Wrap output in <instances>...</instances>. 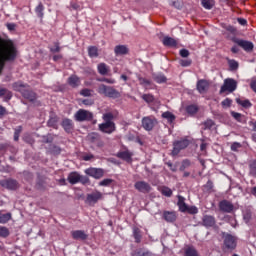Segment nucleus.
<instances>
[{
  "instance_id": "obj_14",
  "label": "nucleus",
  "mask_w": 256,
  "mask_h": 256,
  "mask_svg": "<svg viewBox=\"0 0 256 256\" xmlns=\"http://www.w3.org/2000/svg\"><path fill=\"white\" fill-rule=\"evenodd\" d=\"M0 185L12 191L19 187V183H17L16 180L13 179L1 180Z\"/></svg>"
},
{
  "instance_id": "obj_2",
  "label": "nucleus",
  "mask_w": 256,
  "mask_h": 256,
  "mask_svg": "<svg viewBox=\"0 0 256 256\" xmlns=\"http://www.w3.org/2000/svg\"><path fill=\"white\" fill-rule=\"evenodd\" d=\"M13 89L14 91H19L24 99H28V101L33 102L35 99H37V94L32 91L29 85L24 84L23 82H15L13 84Z\"/></svg>"
},
{
  "instance_id": "obj_22",
  "label": "nucleus",
  "mask_w": 256,
  "mask_h": 256,
  "mask_svg": "<svg viewBox=\"0 0 256 256\" xmlns=\"http://www.w3.org/2000/svg\"><path fill=\"white\" fill-rule=\"evenodd\" d=\"M36 189L38 191H46L47 190V181L44 178H38L36 182Z\"/></svg>"
},
{
  "instance_id": "obj_1",
  "label": "nucleus",
  "mask_w": 256,
  "mask_h": 256,
  "mask_svg": "<svg viewBox=\"0 0 256 256\" xmlns=\"http://www.w3.org/2000/svg\"><path fill=\"white\" fill-rule=\"evenodd\" d=\"M17 58V48L13 42H8L0 37V75L5 69L6 61H15Z\"/></svg>"
},
{
  "instance_id": "obj_30",
  "label": "nucleus",
  "mask_w": 256,
  "mask_h": 256,
  "mask_svg": "<svg viewBox=\"0 0 256 256\" xmlns=\"http://www.w3.org/2000/svg\"><path fill=\"white\" fill-rule=\"evenodd\" d=\"M201 4L204 9L211 10L215 7V0H201Z\"/></svg>"
},
{
  "instance_id": "obj_56",
  "label": "nucleus",
  "mask_w": 256,
  "mask_h": 256,
  "mask_svg": "<svg viewBox=\"0 0 256 256\" xmlns=\"http://www.w3.org/2000/svg\"><path fill=\"white\" fill-rule=\"evenodd\" d=\"M186 211H187V213H190V215H195V214H197V207H195V206H192V207H187V209H186Z\"/></svg>"
},
{
  "instance_id": "obj_18",
  "label": "nucleus",
  "mask_w": 256,
  "mask_h": 256,
  "mask_svg": "<svg viewBox=\"0 0 256 256\" xmlns=\"http://www.w3.org/2000/svg\"><path fill=\"white\" fill-rule=\"evenodd\" d=\"M207 89H209V82L207 80H199L197 82V91L199 93H206Z\"/></svg>"
},
{
  "instance_id": "obj_62",
  "label": "nucleus",
  "mask_w": 256,
  "mask_h": 256,
  "mask_svg": "<svg viewBox=\"0 0 256 256\" xmlns=\"http://www.w3.org/2000/svg\"><path fill=\"white\" fill-rule=\"evenodd\" d=\"M192 61L191 60H181L180 65L182 67H189L191 65Z\"/></svg>"
},
{
  "instance_id": "obj_32",
  "label": "nucleus",
  "mask_w": 256,
  "mask_h": 256,
  "mask_svg": "<svg viewBox=\"0 0 256 256\" xmlns=\"http://www.w3.org/2000/svg\"><path fill=\"white\" fill-rule=\"evenodd\" d=\"M88 55L91 58L99 57V49L97 48V46H90V47H88Z\"/></svg>"
},
{
  "instance_id": "obj_17",
  "label": "nucleus",
  "mask_w": 256,
  "mask_h": 256,
  "mask_svg": "<svg viewBox=\"0 0 256 256\" xmlns=\"http://www.w3.org/2000/svg\"><path fill=\"white\" fill-rule=\"evenodd\" d=\"M202 225L204 227H214V225H215V217L209 216V215H205L202 218Z\"/></svg>"
},
{
  "instance_id": "obj_52",
  "label": "nucleus",
  "mask_w": 256,
  "mask_h": 256,
  "mask_svg": "<svg viewBox=\"0 0 256 256\" xmlns=\"http://www.w3.org/2000/svg\"><path fill=\"white\" fill-rule=\"evenodd\" d=\"M204 129H211V127L215 126V122L213 120H206L204 123Z\"/></svg>"
},
{
  "instance_id": "obj_24",
  "label": "nucleus",
  "mask_w": 256,
  "mask_h": 256,
  "mask_svg": "<svg viewBox=\"0 0 256 256\" xmlns=\"http://www.w3.org/2000/svg\"><path fill=\"white\" fill-rule=\"evenodd\" d=\"M179 211L182 213L187 212V204L185 203V198L183 196H178V203Z\"/></svg>"
},
{
  "instance_id": "obj_4",
  "label": "nucleus",
  "mask_w": 256,
  "mask_h": 256,
  "mask_svg": "<svg viewBox=\"0 0 256 256\" xmlns=\"http://www.w3.org/2000/svg\"><path fill=\"white\" fill-rule=\"evenodd\" d=\"M237 89V80L233 78H226L224 80L223 85L220 88L219 94L223 95V93H233Z\"/></svg>"
},
{
  "instance_id": "obj_21",
  "label": "nucleus",
  "mask_w": 256,
  "mask_h": 256,
  "mask_svg": "<svg viewBox=\"0 0 256 256\" xmlns=\"http://www.w3.org/2000/svg\"><path fill=\"white\" fill-rule=\"evenodd\" d=\"M163 45H165V47H177V40L169 36H165L163 38Z\"/></svg>"
},
{
  "instance_id": "obj_16",
  "label": "nucleus",
  "mask_w": 256,
  "mask_h": 256,
  "mask_svg": "<svg viewBox=\"0 0 256 256\" xmlns=\"http://www.w3.org/2000/svg\"><path fill=\"white\" fill-rule=\"evenodd\" d=\"M71 233L73 239H76V241H85L89 237L83 230H76L72 231Z\"/></svg>"
},
{
  "instance_id": "obj_29",
  "label": "nucleus",
  "mask_w": 256,
  "mask_h": 256,
  "mask_svg": "<svg viewBox=\"0 0 256 256\" xmlns=\"http://www.w3.org/2000/svg\"><path fill=\"white\" fill-rule=\"evenodd\" d=\"M164 219L168 223H173V221H176L177 215H175V212H164Z\"/></svg>"
},
{
  "instance_id": "obj_28",
  "label": "nucleus",
  "mask_w": 256,
  "mask_h": 256,
  "mask_svg": "<svg viewBox=\"0 0 256 256\" xmlns=\"http://www.w3.org/2000/svg\"><path fill=\"white\" fill-rule=\"evenodd\" d=\"M131 153H129L128 151H124V152H119L117 154V157H119V159H123V161H127V163H131Z\"/></svg>"
},
{
  "instance_id": "obj_12",
  "label": "nucleus",
  "mask_w": 256,
  "mask_h": 256,
  "mask_svg": "<svg viewBox=\"0 0 256 256\" xmlns=\"http://www.w3.org/2000/svg\"><path fill=\"white\" fill-rule=\"evenodd\" d=\"M135 189L140 193H149L151 191V185L145 181H138L134 185Z\"/></svg>"
},
{
  "instance_id": "obj_6",
  "label": "nucleus",
  "mask_w": 256,
  "mask_h": 256,
  "mask_svg": "<svg viewBox=\"0 0 256 256\" xmlns=\"http://www.w3.org/2000/svg\"><path fill=\"white\" fill-rule=\"evenodd\" d=\"M224 245L226 249H235L237 247V238L231 234L223 233Z\"/></svg>"
},
{
  "instance_id": "obj_35",
  "label": "nucleus",
  "mask_w": 256,
  "mask_h": 256,
  "mask_svg": "<svg viewBox=\"0 0 256 256\" xmlns=\"http://www.w3.org/2000/svg\"><path fill=\"white\" fill-rule=\"evenodd\" d=\"M162 117L163 119H167L168 123H173V121H175V116L169 111L162 113Z\"/></svg>"
},
{
  "instance_id": "obj_15",
  "label": "nucleus",
  "mask_w": 256,
  "mask_h": 256,
  "mask_svg": "<svg viewBox=\"0 0 256 256\" xmlns=\"http://www.w3.org/2000/svg\"><path fill=\"white\" fill-rule=\"evenodd\" d=\"M220 211H223L224 213H231L233 211V204L227 200H223L219 204Z\"/></svg>"
},
{
  "instance_id": "obj_5",
  "label": "nucleus",
  "mask_w": 256,
  "mask_h": 256,
  "mask_svg": "<svg viewBox=\"0 0 256 256\" xmlns=\"http://www.w3.org/2000/svg\"><path fill=\"white\" fill-rule=\"evenodd\" d=\"M74 119L78 122H83V121H92L93 120V113L85 110V109H79L75 115Z\"/></svg>"
},
{
  "instance_id": "obj_27",
  "label": "nucleus",
  "mask_w": 256,
  "mask_h": 256,
  "mask_svg": "<svg viewBox=\"0 0 256 256\" xmlns=\"http://www.w3.org/2000/svg\"><path fill=\"white\" fill-rule=\"evenodd\" d=\"M48 151L51 153V155H61V147L55 144H50Z\"/></svg>"
},
{
  "instance_id": "obj_53",
  "label": "nucleus",
  "mask_w": 256,
  "mask_h": 256,
  "mask_svg": "<svg viewBox=\"0 0 256 256\" xmlns=\"http://www.w3.org/2000/svg\"><path fill=\"white\" fill-rule=\"evenodd\" d=\"M171 6L175 7V9H181V7H183V2L179 0H174Z\"/></svg>"
},
{
  "instance_id": "obj_58",
  "label": "nucleus",
  "mask_w": 256,
  "mask_h": 256,
  "mask_svg": "<svg viewBox=\"0 0 256 256\" xmlns=\"http://www.w3.org/2000/svg\"><path fill=\"white\" fill-rule=\"evenodd\" d=\"M191 165V162L189 160H184L182 162V165L180 166V171H183L184 169H187Z\"/></svg>"
},
{
  "instance_id": "obj_3",
  "label": "nucleus",
  "mask_w": 256,
  "mask_h": 256,
  "mask_svg": "<svg viewBox=\"0 0 256 256\" xmlns=\"http://www.w3.org/2000/svg\"><path fill=\"white\" fill-rule=\"evenodd\" d=\"M98 93L100 95H104V97H108L109 99H119L121 98V92L115 89L112 86H108L105 84H100L98 87Z\"/></svg>"
},
{
  "instance_id": "obj_60",
  "label": "nucleus",
  "mask_w": 256,
  "mask_h": 256,
  "mask_svg": "<svg viewBox=\"0 0 256 256\" xmlns=\"http://www.w3.org/2000/svg\"><path fill=\"white\" fill-rule=\"evenodd\" d=\"M79 182L82 183V185H87L89 178L87 176H80Z\"/></svg>"
},
{
  "instance_id": "obj_63",
  "label": "nucleus",
  "mask_w": 256,
  "mask_h": 256,
  "mask_svg": "<svg viewBox=\"0 0 256 256\" xmlns=\"http://www.w3.org/2000/svg\"><path fill=\"white\" fill-rule=\"evenodd\" d=\"M231 149H232V151H237V149H241V143H239V142H234V143L231 145Z\"/></svg>"
},
{
  "instance_id": "obj_39",
  "label": "nucleus",
  "mask_w": 256,
  "mask_h": 256,
  "mask_svg": "<svg viewBox=\"0 0 256 256\" xmlns=\"http://www.w3.org/2000/svg\"><path fill=\"white\" fill-rule=\"evenodd\" d=\"M230 71H237L239 69V62L235 60H228Z\"/></svg>"
},
{
  "instance_id": "obj_44",
  "label": "nucleus",
  "mask_w": 256,
  "mask_h": 256,
  "mask_svg": "<svg viewBox=\"0 0 256 256\" xmlns=\"http://www.w3.org/2000/svg\"><path fill=\"white\" fill-rule=\"evenodd\" d=\"M113 183V179L107 178L99 182L100 187H109Z\"/></svg>"
},
{
  "instance_id": "obj_26",
  "label": "nucleus",
  "mask_w": 256,
  "mask_h": 256,
  "mask_svg": "<svg viewBox=\"0 0 256 256\" xmlns=\"http://www.w3.org/2000/svg\"><path fill=\"white\" fill-rule=\"evenodd\" d=\"M81 175H79L77 172H72L68 176V181L71 183V185H75V183H79Z\"/></svg>"
},
{
  "instance_id": "obj_46",
  "label": "nucleus",
  "mask_w": 256,
  "mask_h": 256,
  "mask_svg": "<svg viewBox=\"0 0 256 256\" xmlns=\"http://www.w3.org/2000/svg\"><path fill=\"white\" fill-rule=\"evenodd\" d=\"M113 114L112 113H106L103 115V120L106 122V123H113Z\"/></svg>"
},
{
  "instance_id": "obj_37",
  "label": "nucleus",
  "mask_w": 256,
  "mask_h": 256,
  "mask_svg": "<svg viewBox=\"0 0 256 256\" xmlns=\"http://www.w3.org/2000/svg\"><path fill=\"white\" fill-rule=\"evenodd\" d=\"M160 191L164 197H171L173 195V190L166 186H163Z\"/></svg>"
},
{
  "instance_id": "obj_7",
  "label": "nucleus",
  "mask_w": 256,
  "mask_h": 256,
  "mask_svg": "<svg viewBox=\"0 0 256 256\" xmlns=\"http://www.w3.org/2000/svg\"><path fill=\"white\" fill-rule=\"evenodd\" d=\"M174 148L172 150V155H179L182 149H187L189 147V140L183 139L180 141L174 142Z\"/></svg>"
},
{
  "instance_id": "obj_50",
  "label": "nucleus",
  "mask_w": 256,
  "mask_h": 256,
  "mask_svg": "<svg viewBox=\"0 0 256 256\" xmlns=\"http://www.w3.org/2000/svg\"><path fill=\"white\" fill-rule=\"evenodd\" d=\"M0 237H9V229L7 227H0Z\"/></svg>"
},
{
  "instance_id": "obj_23",
  "label": "nucleus",
  "mask_w": 256,
  "mask_h": 256,
  "mask_svg": "<svg viewBox=\"0 0 256 256\" xmlns=\"http://www.w3.org/2000/svg\"><path fill=\"white\" fill-rule=\"evenodd\" d=\"M57 123H59V117H57L55 113H51L50 119L48 120V127H53V129H57Z\"/></svg>"
},
{
  "instance_id": "obj_11",
  "label": "nucleus",
  "mask_w": 256,
  "mask_h": 256,
  "mask_svg": "<svg viewBox=\"0 0 256 256\" xmlns=\"http://www.w3.org/2000/svg\"><path fill=\"white\" fill-rule=\"evenodd\" d=\"M86 175L94 177V179H101L105 175V171L101 168H88L85 170Z\"/></svg>"
},
{
  "instance_id": "obj_41",
  "label": "nucleus",
  "mask_w": 256,
  "mask_h": 256,
  "mask_svg": "<svg viewBox=\"0 0 256 256\" xmlns=\"http://www.w3.org/2000/svg\"><path fill=\"white\" fill-rule=\"evenodd\" d=\"M185 256H198L197 250L193 247H189L185 250Z\"/></svg>"
},
{
  "instance_id": "obj_49",
  "label": "nucleus",
  "mask_w": 256,
  "mask_h": 256,
  "mask_svg": "<svg viewBox=\"0 0 256 256\" xmlns=\"http://www.w3.org/2000/svg\"><path fill=\"white\" fill-rule=\"evenodd\" d=\"M11 219V213L3 214L0 216V223H7Z\"/></svg>"
},
{
  "instance_id": "obj_48",
  "label": "nucleus",
  "mask_w": 256,
  "mask_h": 256,
  "mask_svg": "<svg viewBox=\"0 0 256 256\" xmlns=\"http://www.w3.org/2000/svg\"><path fill=\"white\" fill-rule=\"evenodd\" d=\"M42 143H53V135L42 136Z\"/></svg>"
},
{
  "instance_id": "obj_33",
  "label": "nucleus",
  "mask_w": 256,
  "mask_h": 256,
  "mask_svg": "<svg viewBox=\"0 0 256 256\" xmlns=\"http://www.w3.org/2000/svg\"><path fill=\"white\" fill-rule=\"evenodd\" d=\"M98 73H100V75H107L109 73V68L107 67V64L100 63L98 65Z\"/></svg>"
},
{
  "instance_id": "obj_57",
  "label": "nucleus",
  "mask_w": 256,
  "mask_h": 256,
  "mask_svg": "<svg viewBox=\"0 0 256 256\" xmlns=\"http://www.w3.org/2000/svg\"><path fill=\"white\" fill-rule=\"evenodd\" d=\"M224 29H226V31H229V33H236L237 32V28L231 25H225L223 26Z\"/></svg>"
},
{
  "instance_id": "obj_51",
  "label": "nucleus",
  "mask_w": 256,
  "mask_h": 256,
  "mask_svg": "<svg viewBox=\"0 0 256 256\" xmlns=\"http://www.w3.org/2000/svg\"><path fill=\"white\" fill-rule=\"evenodd\" d=\"M138 80L140 82V85H143V87H147V86L151 85V82L149 80H147L146 78L138 77Z\"/></svg>"
},
{
  "instance_id": "obj_10",
  "label": "nucleus",
  "mask_w": 256,
  "mask_h": 256,
  "mask_svg": "<svg viewBox=\"0 0 256 256\" xmlns=\"http://www.w3.org/2000/svg\"><path fill=\"white\" fill-rule=\"evenodd\" d=\"M157 125V119L151 117L142 118V127L145 131H153V127Z\"/></svg>"
},
{
  "instance_id": "obj_59",
  "label": "nucleus",
  "mask_w": 256,
  "mask_h": 256,
  "mask_svg": "<svg viewBox=\"0 0 256 256\" xmlns=\"http://www.w3.org/2000/svg\"><path fill=\"white\" fill-rule=\"evenodd\" d=\"M54 47L55 48H51L50 51L52 53H59V51H61V47H59V42H55L54 43Z\"/></svg>"
},
{
  "instance_id": "obj_45",
  "label": "nucleus",
  "mask_w": 256,
  "mask_h": 256,
  "mask_svg": "<svg viewBox=\"0 0 256 256\" xmlns=\"http://www.w3.org/2000/svg\"><path fill=\"white\" fill-rule=\"evenodd\" d=\"M186 111L189 115H195V113L198 111L197 106L190 105L186 108Z\"/></svg>"
},
{
  "instance_id": "obj_36",
  "label": "nucleus",
  "mask_w": 256,
  "mask_h": 256,
  "mask_svg": "<svg viewBox=\"0 0 256 256\" xmlns=\"http://www.w3.org/2000/svg\"><path fill=\"white\" fill-rule=\"evenodd\" d=\"M23 141H25V143H28V145H34L35 144V139L29 133L24 134Z\"/></svg>"
},
{
  "instance_id": "obj_61",
  "label": "nucleus",
  "mask_w": 256,
  "mask_h": 256,
  "mask_svg": "<svg viewBox=\"0 0 256 256\" xmlns=\"http://www.w3.org/2000/svg\"><path fill=\"white\" fill-rule=\"evenodd\" d=\"M243 219L245 221V223H249V221H251V212H246L243 216Z\"/></svg>"
},
{
  "instance_id": "obj_19",
  "label": "nucleus",
  "mask_w": 256,
  "mask_h": 256,
  "mask_svg": "<svg viewBox=\"0 0 256 256\" xmlns=\"http://www.w3.org/2000/svg\"><path fill=\"white\" fill-rule=\"evenodd\" d=\"M63 129L66 133H71L73 131V121L69 118H66L61 123Z\"/></svg>"
},
{
  "instance_id": "obj_25",
  "label": "nucleus",
  "mask_w": 256,
  "mask_h": 256,
  "mask_svg": "<svg viewBox=\"0 0 256 256\" xmlns=\"http://www.w3.org/2000/svg\"><path fill=\"white\" fill-rule=\"evenodd\" d=\"M81 80L77 77V75H72L68 78V84L70 87H79Z\"/></svg>"
},
{
  "instance_id": "obj_20",
  "label": "nucleus",
  "mask_w": 256,
  "mask_h": 256,
  "mask_svg": "<svg viewBox=\"0 0 256 256\" xmlns=\"http://www.w3.org/2000/svg\"><path fill=\"white\" fill-rule=\"evenodd\" d=\"M114 53L116 56L127 55V53H129V48H127V46L125 45H117L114 48Z\"/></svg>"
},
{
  "instance_id": "obj_9",
  "label": "nucleus",
  "mask_w": 256,
  "mask_h": 256,
  "mask_svg": "<svg viewBox=\"0 0 256 256\" xmlns=\"http://www.w3.org/2000/svg\"><path fill=\"white\" fill-rule=\"evenodd\" d=\"M101 199H103V194L99 191H95L87 194L86 203H88V205H95V203L101 201Z\"/></svg>"
},
{
  "instance_id": "obj_13",
  "label": "nucleus",
  "mask_w": 256,
  "mask_h": 256,
  "mask_svg": "<svg viewBox=\"0 0 256 256\" xmlns=\"http://www.w3.org/2000/svg\"><path fill=\"white\" fill-rule=\"evenodd\" d=\"M99 129L102 131V133H108L111 134L113 131H115V122H105L99 125Z\"/></svg>"
},
{
  "instance_id": "obj_54",
  "label": "nucleus",
  "mask_w": 256,
  "mask_h": 256,
  "mask_svg": "<svg viewBox=\"0 0 256 256\" xmlns=\"http://www.w3.org/2000/svg\"><path fill=\"white\" fill-rule=\"evenodd\" d=\"M133 256H151V252H143L138 250L133 253Z\"/></svg>"
},
{
  "instance_id": "obj_31",
  "label": "nucleus",
  "mask_w": 256,
  "mask_h": 256,
  "mask_svg": "<svg viewBox=\"0 0 256 256\" xmlns=\"http://www.w3.org/2000/svg\"><path fill=\"white\" fill-rule=\"evenodd\" d=\"M152 78L156 83H167V77L163 74H152Z\"/></svg>"
},
{
  "instance_id": "obj_55",
  "label": "nucleus",
  "mask_w": 256,
  "mask_h": 256,
  "mask_svg": "<svg viewBox=\"0 0 256 256\" xmlns=\"http://www.w3.org/2000/svg\"><path fill=\"white\" fill-rule=\"evenodd\" d=\"M179 53H180V56H182L184 59H186L187 57H189V55H191V53L187 49H181Z\"/></svg>"
},
{
  "instance_id": "obj_38",
  "label": "nucleus",
  "mask_w": 256,
  "mask_h": 256,
  "mask_svg": "<svg viewBox=\"0 0 256 256\" xmlns=\"http://www.w3.org/2000/svg\"><path fill=\"white\" fill-rule=\"evenodd\" d=\"M236 103H238V105H241L242 107H244L245 109H249V107H251V102L249 100H244L242 101L241 99L237 98L236 99Z\"/></svg>"
},
{
  "instance_id": "obj_42",
  "label": "nucleus",
  "mask_w": 256,
  "mask_h": 256,
  "mask_svg": "<svg viewBox=\"0 0 256 256\" xmlns=\"http://www.w3.org/2000/svg\"><path fill=\"white\" fill-rule=\"evenodd\" d=\"M45 9V7L43 6V4H39L37 7H36V9H35V11H36V13H37V15H38V17L40 18V19H43V10Z\"/></svg>"
},
{
  "instance_id": "obj_8",
  "label": "nucleus",
  "mask_w": 256,
  "mask_h": 256,
  "mask_svg": "<svg viewBox=\"0 0 256 256\" xmlns=\"http://www.w3.org/2000/svg\"><path fill=\"white\" fill-rule=\"evenodd\" d=\"M232 41L233 43H236V45L244 49V51H246L247 53H251V51H253L254 45L250 41L241 40L238 38H233Z\"/></svg>"
},
{
  "instance_id": "obj_43",
  "label": "nucleus",
  "mask_w": 256,
  "mask_h": 256,
  "mask_svg": "<svg viewBox=\"0 0 256 256\" xmlns=\"http://www.w3.org/2000/svg\"><path fill=\"white\" fill-rule=\"evenodd\" d=\"M134 239L136 243H141V231L138 228H134Z\"/></svg>"
},
{
  "instance_id": "obj_47",
  "label": "nucleus",
  "mask_w": 256,
  "mask_h": 256,
  "mask_svg": "<svg viewBox=\"0 0 256 256\" xmlns=\"http://www.w3.org/2000/svg\"><path fill=\"white\" fill-rule=\"evenodd\" d=\"M250 173L256 177V160L250 162Z\"/></svg>"
},
{
  "instance_id": "obj_40",
  "label": "nucleus",
  "mask_w": 256,
  "mask_h": 256,
  "mask_svg": "<svg viewBox=\"0 0 256 256\" xmlns=\"http://www.w3.org/2000/svg\"><path fill=\"white\" fill-rule=\"evenodd\" d=\"M142 99L146 103H153V101H155V97L153 96V94H144L142 95Z\"/></svg>"
},
{
  "instance_id": "obj_64",
  "label": "nucleus",
  "mask_w": 256,
  "mask_h": 256,
  "mask_svg": "<svg viewBox=\"0 0 256 256\" xmlns=\"http://www.w3.org/2000/svg\"><path fill=\"white\" fill-rule=\"evenodd\" d=\"M231 115L232 117H234V119H236V121L241 122V117H242L241 113L231 112Z\"/></svg>"
},
{
  "instance_id": "obj_34",
  "label": "nucleus",
  "mask_w": 256,
  "mask_h": 256,
  "mask_svg": "<svg viewBox=\"0 0 256 256\" xmlns=\"http://www.w3.org/2000/svg\"><path fill=\"white\" fill-rule=\"evenodd\" d=\"M101 136L95 132H92L90 134H88L87 136V140L90 141V143H97V141H99V138Z\"/></svg>"
}]
</instances>
